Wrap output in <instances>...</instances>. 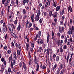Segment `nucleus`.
Returning a JSON list of instances; mask_svg holds the SVG:
<instances>
[{
  "mask_svg": "<svg viewBox=\"0 0 74 74\" xmlns=\"http://www.w3.org/2000/svg\"><path fill=\"white\" fill-rule=\"evenodd\" d=\"M40 36H41V31H39L38 33V34H36L35 38H34V41H36L37 39V38H38V36L39 38H40Z\"/></svg>",
  "mask_w": 74,
  "mask_h": 74,
  "instance_id": "f257e3e1",
  "label": "nucleus"
},
{
  "mask_svg": "<svg viewBox=\"0 0 74 74\" xmlns=\"http://www.w3.org/2000/svg\"><path fill=\"white\" fill-rule=\"evenodd\" d=\"M37 43L38 44H40L41 45L44 44H45V42L39 38L37 41Z\"/></svg>",
  "mask_w": 74,
  "mask_h": 74,
  "instance_id": "f03ea898",
  "label": "nucleus"
},
{
  "mask_svg": "<svg viewBox=\"0 0 74 74\" xmlns=\"http://www.w3.org/2000/svg\"><path fill=\"white\" fill-rule=\"evenodd\" d=\"M8 26L9 30H10L11 32H13L14 31V29H13V27H12V26L11 24H8Z\"/></svg>",
  "mask_w": 74,
  "mask_h": 74,
  "instance_id": "7ed1b4c3",
  "label": "nucleus"
},
{
  "mask_svg": "<svg viewBox=\"0 0 74 74\" xmlns=\"http://www.w3.org/2000/svg\"><path fill=\"white\" fill-rule=\"evenodd\" d=\"M57 44L58 46H59L60 45L62 46L63 44V40H62L60 41V40H58L57 41Z\"/></svg>",
  "mask_w": 74,
  "mask_h": 74,
  "instance_id": "20e7f679",
  "label": "nucleus"
},
{
  "mask_svg": "<svg viewBox=\"0 0 74 74\" xmlns=\"http://www.w3.org/2000/svg\"><path fill=\"white\" fill-rule=\"evenodd\" d=\"M59 32L60 33H62L63 32V31H64V27H61L59 26Z\"/></svg>",
  "mask_w": 74,
  "mask_h": 74,
  "instance_id": "39448f33",
  "label": "nucleus"
},
{
  "mask_svg": "<svg viewBox=\"0 0 74 74\" xmlns=\"http://www.w3.org/2000/svg\"><path fill=\"white\" fill-rule=\"evenodd\" d=\"M52 16L54 18H58V13L57 12H55L54 14H52Z\"/></svg>",
  "mask_w": 74,
  "mask_h": 74,
  "instance_id": "423d86ee",
  "label": "nucleus"
},
{
  "mask_svg": "<svg viewBox=\"0 0 74 74\" xmlns=\"http://www.w3.org/2000/svg\"><path fill=\"white\" fill-rule=\"evenodd\" d=\"M23 66L25 70V71H26L27 70V67L26 66V64L24 62H23Z\"/></svg>",
  "mask_w": 74,
  "mask_h": 74,
  "instance_id": "0eeeda50",
  "label": "nucleus"
},
{
  "mask_svg": "<svg viewBox=\"0 0 74 74\" xmlns=\"http://www.w3.org/2000/svg\"><path fill=\"white\" fill-rule=\"evenodd\" d=\"M70 55H71V53H70L69 52L68 53V56L66 58V62L67 63H68V62H69V59Z\"/></svg>",
  "mask_w": 74,
  "mask_h": 74,
  "instance_id": "6e6552de",
  "label": "nucleus"
},
{
  "mask_svg": "<svg viewBox=\"0 0 74 74\" xmlns=\"http://www.w3.org/2000/svg\"><path fill=\"white\" fill-rule=\"evenodd\" d=\"M40 19V16L38 15V16L36 15L35 18V21H38Z\"/></svg>",
  "mask_w": 74,
  "mask_h": 74,
  "instance_id": "1a4fd4ad",
  "label": "nucleus"
},
{
  "mask_svg": "<svg viewBox=\"0 0 74 74\" xmlns=\"http://www.w3.org/2000/svg\"><path fill=\"white\" fill-rule=\"evenodd\" d=\"M34 62L35 64H37L38 61H37V60L36 59V55H34Z\"/></svg>",
  "mask_w": 74,
  "mask_h": 74,
  "instance_id": "9d476101",
  "label": "nucleus"
},
{
  "mask_svg": "<svg viewBox=\"0 0 74 74\" xmlns=\"http://www.w3.org/2000/svg\"><path fill=\"white\" fill-rule=\"evenodd\" d=\"M70 67H73L74 65V61H72L71 62L69 63Z\"/></svg>",
  "mask_w": 74,
  "mask_h": 74,
  "instance_id": "9b49d317",
  "label": "nucleus"
},
{
  "mask_svg": "<svg viewBox=\"0 0 74 74\" xmlns=\"http://www.w3.org/2000/svg\"><path fill=\"white\" fill-rule=\"evenodd\" d=\"M11 35L12 36H13V37H14V38H16V35L13 32H11Z\"/></svg>",
  "mask_w": 74,
  "mask_h": 74,
  "instance_id": "f8f14e48",
  "label": "nucleus"
},
{
  "mask_svg": "<svg viewBox=\"0 0 74 74\" xmlns=\"http://www.w3.org/2000/svg\"><path fill=\"white\" fill-rule=\"evenodd\" d=\"M47 49H46L47 54L48 56H49V51H50V49L49 48H47Z\"/></svg>",
  "mask_w": 74,
  "mask_h": 74,
  "instance_id": "ddd939ff",
  "label": "nucleus"
},
{
  "mask_svg": "<svg viewBox=\"0 0 74 74\" xmlns=\"http://www.w3.org/2000/svg\"><path fill=\"white\" fill-rule=\"evenodd\" d=\"M4 70V65H3L1 67V68L0 70L1 72H3Z\"/></svg>",
  "mask_w": 74,
  "mask_h": 74,
  "instance_id": "4468645a",
  "label": "nucleus"
},
{
  "mask_svg": "<svg viewBox=\"0 0 74 74\" xmlns=\"http://www.w3.org/2000/svg\"><path fill=\"white\" fill-rule=\"evenodd\" d=\"M39 10H38V13H37V16H40V15H41V12H40V9L39 8Z\"/></svg>",
  "mask_w": 74,
  "mask_h": 74,
  "instance_id": "2eb2a0df",
  "label": "nucleus"
},
{
  "mask_svg": "<svg viewBox=\"0 0 74 74\" xmlns=\"http://www.w3.org/2000/svg\"><path fill=\"white\" fill-rule=\"evenodd\" d=\"M15 46L16 48H18L19 49H21V45H20V44H18V43H16Z\"/></svg>",
  "mask_w": 74,
  "mask_h": 74,
  "instance_id": "dca6fc26",
  "label": "nucleus"
},
{
  "mask_svg": "<svg viewBox=\"0 0 74 74\" xmlns=\"http://www.w3.org/2000/svg\"><path fill=\"white\" fill-rule=\"evenodd\" d=\"M12 56L11 55L9 58V62H10V61H12Z\"/></svg>",
  "mask_w": 74,
  "mask_h": 74,
  "instance_id": "f3484780",
  "label": "nucleus"
},
{
  "mask_svg": "<svg viewBox=\"0 0 74 74\" xmlns=\"http://www.w3.org/2000/svg\"><path fill=\"white\" fill-rule=\"evenodd\" d=\"M73 32V31H72L71 29H70V30H69L68 31L69 35H70V34H72Z\"/></svg>",
  "mask_w": 74,
  "mask_h": 74,
  "instance_id": "a211bd4d",
  "label": "nucleus"
},
{
  "mask_svg": "<svg viewBox=\"0 0 74 74\" xmlns=\"http://www.w3.org/2000/svg\"><path fill=\"white\" fill-rule=\"evenodd\" d=\"M72 45H70L69 46V49L70 51H73V48Z\"/></svg>",
  "mask_w": 74,
  "mask_h": 74,
  "instance_id": "6ab92c4d",
  "label": "nucleus"
},
{
  "mask_svg": "<svg viewBox=\"0 0 74 74\" xmlns=\"http://www.w3.org/2000/svg\"><path fill=\"white\" fill-rule=\"evenodd\" d=\"M21 29V24H19L18 26L17 27V30L18 32H19L20 31V30Z\"/></svg>",
  "mask_w": 74,
  "mask_h": 74,
  "instance_id": "aec40b11",
  "label": "nucleus"
},
{
  "mask_svg": "<svg viewBox=\"0 0 74 74\" xmlns=\"http://www.w3.org/2000/svg\"><path fill=\"white\" fill-rule=\"evenodd\" d=\"M8 37H9V35L7 34H6L5 36V37H4L5 39V40H7V38H8Z\"/></svg>",
  "mask_w": 74,
  "mask_h": 74,
  "instance_id": "412c9836",
  "label": "nucleus"
},
{
  "mask_svg": "<svg viewBox=\"0 0 74 74\" xmlns=\"http://www.w3.org/2000/svg\"><path fill=\"white\" fill-rule=\"evenodd\" d=\"M67 38L66 36H65L64 38V42L65 44H67Z\"/></svg>",
  "mask_w": 74,
  "mask_h": 74,
  "instance_id": "4be33fe9",
  "label": "nucleus"
},
{
  "mask_svg": "<svg viewBox=\"0 0 74 74\" xmlns=\"http://www.w3.org/2000/svg\"><path fill=\"white\" fill-rule=\"evenodd\" d=\"M58 67V64H56L53 67L52 69V70H54L56 67Z\"/></svg>",
  "mask_w": 74,
  "mask_h": 74,
  "instance_id": "5701e85b",
  "label": "nucleus"
},
{
  "mask_svg": "<svg viewBox=\"0 0 74 74\" xmlns=\"http://www.w3.org/2000/svg\"><path fill=\"white\" fill-rule=\"evenodd\" d=\"M18 17H16V20L15 21H14V24L15 25H16V24H17V23H18Z\"/></svg>",
  "mask_w": 74,
  "mask_h": 74,
  "instance_id": "b1692460",
  "label": "nucleus"
},
{
  "mask_svg": "<svg viewBox=\"0 0 74 74\" xmlns=\"http://www.w3.org/2000/svg\"><path fill=\"white\" fill-rule=\"evenodd\" d=\"M59 69L60 70H62L63 69V64H62L60 65Z\"/></svg>",
  "mask_w": 74,
  "mask_h": 74,
  "instance_id": "393cba45",
  "label": "nucleus"
},
{
  "mask_svg": "<svg viewBox=\"0 0 74 74\" xmlns=\"http://www.w3.org/2000/svg\"><path fill=\"white\" fill-rule=\"evenodd\" d=\"M18 65L20 68H22V70H23V66H22V64L21 62H20L19 63Z\"/></svg>",
  "mask_w": 74,
  "mask_h": 74,
  "instance_id": "a878e982",
  "label": "nucleus"
},
{
  "mask_svg": "<svg viewBox=\"0 0 74 74\" xmlns=\"http://www.w3.org/2000/svg\"><path fill=\"white\" fill-rule=\"evenodd\" d=\"M60 58V57L59 56H56V60L57 62H58L59 60V59Z\"/></svg>",
  "mask_w": 74,
  "mask_h": 74,
  "instance_id": "bb28decb",
  "label": "nucleus"
},
{
  "mask_svg": "<svg viewBox=\"0 0 74 74\" xmlns=\"http://www.w3.org/2000/svg\"><path fill=\"white\" fill-rule=\"evenodd\" d=\"M60 9V6H58L56 8V11H58Z\"/></svg>",
  "mask_w": 74,
  "mask_h": 74,
  "instance_id": "cd10ccee",
  "label": "nucleus"
},
{
  "mask_svg": "<svg viewBox=\"0 0 74 74\" xmlns=\"http://www.w3.org/2000/svg\"><path fill=\"white\" fill-rule=\"evenodd\" d=\"M51 35L52 36V39H53V40H54V37L53 36H54V32H53V31H52L51 33Z\"/></svg>",
  "mask_w": 74,
  "mask_h": 74,
  "instance_id": "c85d7f7f",
  "label": "nucleus"
},
{
  "mask_svg": "<svg viewBox=\"0 0 74 74\" xmlns=\"http://www.w3.org/2000/svg\"><path fill=\"white\" fill-rule=\"evenodd\" d=\"M26 49L27 51H28V49H29V44L26 43Z\"/></svg>",
  "mask_w": 74,
  "mask_h": 74,
  "instance_id": "c756f323",
  "label": "nucleus"
},
{
  "mask_svg": "<svg viewBox=\"0 0 74 74\" xmlns=\"http://www.w3.org/2000/svg\"><path fill=\"white\" fill-rule=\"evenodd\" d=\"M29 21L27 20V21L26 24V28H27L28 27V25H29Z\"/></svg>",
  "mask_w": 74,
  "mask_h": 74,
  "instance_id": "7c9ffc66",
  "label": "nucleus"
},
{
  "mask_svg": "<svg viewBox=\"0 0 74 74\" xmlns=\"http://www.w3.org/2000/svg\"><path fill=\"white\" fill-rule=\"evenodd\" d=\"M42 47H39L38 50V51L39 52H41V51H42Z\"/></svg>",
  "mask_w": 74,
  "mask_h": 74,
  "instance_id": "2f4dec72",
  "label": "nucleus"
},
{
  "mask_svg": "<svg viewBox=\"0 0 74 74\" xmlns=\"http://www.w3.org/2000/svg\"><path fill=\"white\" fill-rule=\"evenodd\" d=\"M26 13V11L25 9H24L23 11V13L24 15H25Z\"/></svg>",
  "mask_w": 74,
  "mask_h": 74,
  "instance_id": "473e14b6",
  "label": "nucleus"
},
{
  "mask_svg": "<svg viewBox=\"0 0 74 74\" xmlns=\"http://www.w3.org/2000/svg\"><path fill=\"white\" fill-rule=\"evenodd\" d=\"M11 49L8 50L7 51V53L8 55L10 54V53H11Z\"/></svg>",
  "mask_w": 74,
  "mask_h": 74,
  "instance_id": "72a5a7b5",
  "label": "nucleus"
},
{
  "mask_svg": "<svg viewBox=\"0 0 74 74\" xmlns=\"http://www.w3.org/2000/svg\"><path fill=\"white\" fill-rule=\"evenodd\" d=\"M12 25L13 27V30L14 29V30H15V29L16 28V26H15V25H14V24H12Z\"/></svg>",
  "mask_w": 74,
  "mask_h": 74,
  "instance_id": "f704fd0d",
  "label": "nucleus"
},
{
  "mask_svg": "<svg viewBox=\"0 0 74 74\" xmlns=\"http://www.w3.org/2000/svg\"><path fill=\"white\" fill-rule=\"evenodd\" d=\"M31 47H32V48H34V43H31Z\"/></svg>",
  "mask_w": 74,
  "mask_h": 74,
  "instance_id": "c9c22d12",
  "label": "nucleus"
},
{
  "mask_svg": "<svg viewBox=\"0 0 74 74\" xmlns=\"http://www.w3.org/2000/svg\"><path fill=\"white\" fill-rule=\"evenodd\" d=\"M64 49H67V46L66 45H65L63 47Z\"/></svg>",
  "mask_w": 74,
  "mask_h": 74,
  "instance_id": "e433bc0d",
  "label": "nucleus"
},
{
  "mask_svg": "<svg viewBox=\"0 0 74 74\" xmlns=\"http://www.w3.org/2000/svg\"><path fill=\"white\" fill-rule=\"evenodd\" d=\"M53 57H52V56L51 55H50V59L51 61H52L53 60Z\"/></svg>",
  "mask_w": 74,
  "mask_h": 74,
  "instance_id": "4c0bfd02",
  "label": "nucleus"
},
{
  "mask_svg": "<svg viewBox=\"0 0 74 74\" xmlns=\"http://www.w3.org/2000/svg\"><path fill=\"white\" fill-rule=\"evenodd\" d=\"M8 5V2H6L5 3H4V6L5 7H6V6H7Z\"/></svg>",
  "mask_w": 74,
  "mask_h": 74,
  "instance_id": "58836bf2",
  "label": "nucleus"
},
{
  "mask_svg": "<svg viewBox=\"0 0 74 74\" xmlns=\"http://www.w3.org/2000/svg\"><path fill=\"white\" fill-rule=\"evenodd\" d=\"M52 12L50 11L49 13V16L50 17L52 16Z\"/></svg>",
  "mask_w": 74,
  "mask_h": 74,
  "instance_id": "ea45409f",
  "label": "nucleus"
},
{
  "mask_svg": "<svg viewBox=\"0 0 74 74\" xmlns=\"http://www.w3.org/2000/svg\"><path fill=\"white\" fill-rule=\"evenodd\" d=\"M70 30H71L73 31V32H74V26L73 25L72 26V27H71L70 28Z\"/></svg>",
  "mask_w": 74,
  "mask_h": 74,
  "instance_id": "a19ab883",
  "label": "nucleus"
},
{
  "mask_svg": "<svg viewBox=\"0 0 74 74\" xmlns=\"http://www.w3.org/2000/svg\"><path fill=\"white\" fill-rule=\"evenodd\" d=\"M32 26V23H30L29 25V29H30V28L31 27V26Z\"/></svg>",
  "mask_w": 74,
  "mask_h": 74,
  "instance_id": "79ce46f5",
  "label": "nucleus"
},
{
  "mask_svg": "<svg viewBox=\"0 0 74 74\" xmlns=\"http://www.w3.org/2000/svg\"><path fill=\"white\" fill-rule=\"evenodd\" d=\"M71 42H70V40H68L67 42V45L68 46H69V45H70Z\"/></svg>",
  "mask_w": 74,
  "mask_h": 74,
  "instance_id": "37998d69",
  "label": "nucleus"
},
{
  "mask_svg": "<svg viewBox=\"0 0 74 74\" xmlns=\"http://www.w3.org/2000/svg\"><path fill=\"white\" fill-rule=\"evenodd\" d=\"M59 73H60V69L58 68L57 71V74H59Z\"/></svg>",
  "mask_w": 74,
  "mask_h": 74,
  "instance_id": "c03bdc74",
  "label": "nucleus"
},
{
  "mask_svg": "<svg viewBox=\"0 0 74 74\" xmlns=\"http://www.w3.org/2000/svg\"><path fill=\"white\" fill-rule=\"evenodd\" d=\"M71 6H69L68 7V12H69V11H70V10H71Z\"/></svg>",
  "mask_w": 74,
  "mask_h": 74,
  "instance_id": "a18cd8bd",
  "label": "nucleus"
},
{
  "mask_svg": "<svg viewBox=\"0 0 74 74\" xmlns=\"http://www.w3.org/2000/svg\"><path fill=\"white\" fill-rule=\"evenodd\" d=\"M2 31L3 33H5V28H3L2 29Z\"/></svg>",
  "mask_w": 74,
  "mask_h": 74,
  "instance_id": "49530a36",
  "label": "nucleus"
},
{
  "mask_svg": "<svg viewBox=\"0 0 74 74\" xmlns=\"http://www.w3.org/2000/svg\"><path fill=\"white\" fill-rule=\"evenodd\" d=\"M17 55H20V51H19V50H17Z\"/></svg>",
  "mask_w": 74,
  "mask_h": 74,
  "instance_id": "de8ad7c7",
  "label": "nucleus"
},
{
  "mask_svg": "<svg viewBox=\"0 0 74 74\" xmlns=\"http://www.w3.org/2000/svg\"><path fill=\"white\" fill-rule=\"evenodd\" d=\"M60 52H63V49H62V47L60 48Z\"/></svg>",
  "mask_w": 74,
  "mask_h": 74,
  "instance_id": "09e8293b",
  "label": "nucleus"
},
{
  "mask_svg": "<svg viewBox=\"0 0 74 74\" xmlns=\"http://www.w3.org/2000/svg\"><path fill=\"white\" fill-rule=\"evenodd\" d=\"M17 71V68H14L13 69V71L14 72H16Z\"/></svg>",
  "mask_w": 74,
  "mask_h": 74,
  "instance_id": "8fccbe9b",
  "label": "nucleus"
},
{
  "mask_svg": "<svg viewBox=\"0 0 74 74\" xmlns=\"http://www.w3.org/2000/svg\"><path fill=\"white\" fill-rule=\"evenodd\" d=\"M13 63H12V62H11V69H12V68H13Z\"/></svg>",
  "mask_w": 74,
  "mask_h": 74,
  "instance_id": "3c124183",
  "label": "nucleus"
},
{
  "mask_svg": "<svg viewBox=\"0 0 74 74\" xmlns=\"http://www.w3.org/2000/svg\"><path fill=\"white\" fill-rule=\"evenodd\" d=\"M11 68H9L8 69V71L9 74H10V73H11Z\"/></svg>",
  "mask_w": 74,
  "mask_h": 74,
  "instance_id": "603ef678",
  "label": "nucleus"
},
{
  "mask_svg": "<svg viewBox=\"0 0 74 74\" xmlns=\"http://www.w3.org/2000/svg\"><path fill=\"white\" fill-rule=\"evenodd\" d=\"M4 49L5 51H7V47L6 46H5L4 47Z\"/></svg>",
  "mask_w": 74,
  "mask_h": 74,
  "instance_id": "864d4df0",
  "label": "nucleus"
},
{
  "mask_svg": "<svg viewBox=\"0 0 74 74\" xmlns=\"http://www.w3.org/2000/svg\"><path fill=\"white\" fill-rule=\"evenodd\" d=\"M64 10H63L61 12V15H63L64 14Z\"/></svg>",
  "mask_w": 74,
  "mask_h": 74,
  "instance_id": "5fc2aeb1",
  "label": "nucleus"
},
{
  "mask_svg": "<svg viewBox=\"0 0 74 74\" xmlns=\"http://www.w3.org/2000/svg\"><path fill=\"white\" fill-rule=\"evenodd\" d=\"M58 18V17H56V18H55L54 19V21L55 22H56L57 21H58V20L57 19Z\"/></svg>",
  "mask_w": 74,
  "mask_h": 74,
  "instance_id": "6e6d98bb",
  "label": "nucleus"
},
{
  "mask_svg": "<svg viewBox=\"0 0 74 74\" xmlns=\"http://www.w3.org/2000/svg\"><path fill=\"white\" fill-rule=\"evenodd\" d=\"M47 42H48L49 41V37H47Z\"/></svg>",
  "mask_w": 74,
  "mask_h": 74,
  "instance_id": "4d7b16f0",
  "label": "nucleus"
},
{
  "mask_svg": "<svg viewBox=\"0 0 74 74\" xmlns=\"http://www.w3.org/2000/svg\"><path fill=\"white\" fill-rule=\"evenodd\" d=\"M53 4V5L54 7H56V6H57V5H56V3H54Z\"/></svg>",
  "mask_w": 74,
  "mask_h": 74,
  "instance_id": "13d9d810",
  "label": "nucleus"
},
{
  "mask_svg": "<svg viewBox=\"0 0 74 74\" xmlns=\"http://www.w3.org/2000/svg\"><path fill=\"white\" fill-rule=\"evenodd\" d=\"M14 57L15 58V60H16V59H17V57H16V55H14Z\"/></svg>",
  "mask_w": 74,
  "mask_h": 74,
  "instance_id": "bf43d9fd",
  "label": "nucleus"
},
{
  "mask_svg": "<svg viewBox=\"0 0 74 74\" xmlns=\"http://www.w3.org/2000/svg\"><path fill=\"white\" fill-rule=\"evenodd\" d=\"M31 19L32 21V22H34V18H31Z\"/></svg>",
  "mask_w": 74,
  "mask_h": 74,
  "instance_id": "052dcab7",
  "label": "nucleus"
},
{
  "mask_svg": "<svg viewBox=\"0 0 74 74\" xmlns=\"http://www.w3.org/2000/svg\"><path fill=\"white\" fill-rule=\"evenodd\" d=\"M5 59L4 58H1V61L2 62H4V61H5Z\"/></svg>",
  "mask_w": 74,
  "mask_h": 74,
  "instance_id": "680f3d73",
  "label": "nucleus"
},
{
  "mask_svg": "<svg viewBox=\"0 0 74 74\" xmlns=\"http://www.w3.org/2000/svg\"><path fill=\"white\" fill-rule=\"evenodd\" d=\"M57 36H58V37H60V33L58 32L57 33Z\"/></svg>",
  "mask_w": 74,
  "mask_h": 74,
  "instance_id": "e2e57ef3",
  "label": "nucleus"
},
{
  "mask_svg": "<svg viewBox=\"0 0 74 74\" xmlns=\"http://www.w3.org/2000/svg\"><path fill=\"white\" fill-rule=\"evenodd\" d=\"M13 64L14 65H15V60H14L13 61V62H12Z\"/></svg>",
  "mask_w": 74,
  "mask_h": 74,
  "instance_id": "0e129e2a",
  "label": "nucleus"
},
{
  "mask_svg": "<svg viewBox=\"0 0 74 74\" xmlns=\"http://www.w3.org/2000/svg\"><path fill=\"white\" fill-rule=\"evenodd\" d=\"M60 25H63L64 24L63 23V21H62L60 22Z\"/></svg>",
  "mask_w": 74,
  "mask_h": 74,
  "instance_id": "69168bd1",
  "label": "nucleus"
},
{
  "mask_svg": "<svg viewBox=\"0 0 74 74\" xmlns=\"http://www.w3.org/2000/svg\"><path fill=\"white\" fill-rule=\"evenodd\" d=\"M46 68V66L45 65H43L42 66V69H44Z\"/></svg>",
  "mask_w": 74,
  "mask_h": 74,
  "instance_id": "338daca9",
  "label": "nucleus"
},
{
  "mask_svg": "<svg viewBox=\"0 0 74 74\" xmlns=\"http://www.w3.org/2000/svg\"><path fill=\"white\" fill-rule=\"evenodd\" d=\"M3 25V27H7V26H6L5 24V22H4Z\"/></svg>",
  "mask_w": 74,
  "mask_h": 74,
  "instance_id": "774afa93",
  "label": "nucleus"
}]
</instances>
